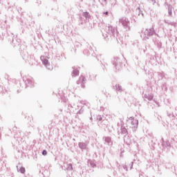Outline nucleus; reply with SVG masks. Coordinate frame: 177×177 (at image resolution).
<instances>
[{
    "label": "nucleus",
    "instance_id": "1",
    "mask_svg": "<svg viewBox=\"0 0 177 177\" xmlns=\"http://www.w3.org/2000/svg\"><path fill=\"white\" fill-rule=\"evenodd\" d=\"M144 34V39H149L150 37H153V35H157L158 37V35L156 33V30L154 28H147L143 32Z\"/></svg>",
    "mask_w": 177,
    "mask_h": 177
},
{
    "label": "nucleus",
    "instance_id": "2",
    "mask_svg": "<svg viewBox=\"0 0 177 177\" xmlns=\"http://www.w3.org/2000/svg\"><path fill=\"white\" fill-rule=\"evenodd\" d=\"M119 23L125 28L126 31L131 30V22L128 18L123 17L119 19Z\"/></svg>",
    "mask_w": 177,
    "mask_h": 177
},
{
    "label": "nucleus",
    "instance_id": "3",
    "mask_svg": "<svg viewBox=\"0 0 177 177\" xmlns=\"http://www.w3.org/2000/svg\"><path fill=\"white\" fill-rule=\"evenodd\" d=\"M128 122L129 124L130 128L133 129V132H136V129H138V125H139V121L135 119V118L131 117L129 118Z\"/></svg>",
    "mask_w": 177,
    "mask_h": 177
},
{
    "label": "nucleus",
    "instance_id": "4",
    "mask_svg": "<svg viewBox=\"0 0 177 177\" xmlns=\"http://www.w3.org/2000/svg\"><path fill=\"white\" fill-rule=\"evenodd\" d=\"M106 32L109 35H112V37H118V30H117V28H113L111 26H109L107 27Z\"/></svg>",
    "mask_w": 177,
    "mask_h": 177
},
{
    "label": "nucleus",
    "instance_id": "5",
    "mask_svg": "<svg viewBox=\"0 0 177 177\" xmlns=\"http://www.w3.org/2000/svg\"><path fill=\"white\" fill-rule=\"evenodd\" d=\"M40 59H41L44 66H45V67H46V68L48 70H53V66H52V65H50V64H49V61L48 60L47 57H41Z\"/></svg>",
    "mask_w": 177,
    "mask_h": 177
},
{
    "label": "nucleus",
    "instance_id": "6",
    "mask_svg": "<svg viewBox=\"0 0 177 177\" xmlns=\"http://www.w3.org/2000/svg\"><path fill=\"white\" fill-rule=\"evenodd\" d=\"M85 82H86V79L84 76H81L77 81V85H81V88H85Z\"/></svg>",
    "mask_w": 177,
    "mask_h": 177
},
{
    "label": "nucleus",
    "instance_id": "7",
    "mask_svg": "<svg viewBox=\"0 0 177 177\" xmlns=\"http://www.w3.org/2000/svg\"><path fill=\"white\" fill-rule=\"evenodd\" d=\"M102 139L104 142V145H107L108 146H113V140H111V137H103Z\"/></svg>",
    "mask_w": 177,
    "mask_h": 177
},
{
    "label": "nucleus",
    "instance_id": "8",
    "mask_svg": "<svg viewBox=\"0 0 177 177\" xmlns=\"http://www.w3.org/2000/svg\"><path fill=\"white\" fill-rule=\"evenodd\" d=\"M124 142L127 145H131V142H132V139L129 134H126L124 136Z\"/></svg>",
    "mask_w": 177,
    "mask_h": 177
},
{
    "label": "nucleus",
    "instance_id": "9",
    "mask_svg": "<svg viewBox=\"0 0 177 177\" xmlns=\"http://www.w3.org/2000/svg\"><path fill=\"white\" fill-rule=\"evenodd\" d=\"M78 146L81 150H86V148L88 147V142H79Z\"/></svg>",
    "mask_w": 177,
    "mask_h": 177
},
{
    "label": "nucleus",
    "instance_id": "10",
    "mask_svg": "<svg viewBox=\"0 0 177 177\" xmlns=\"http://www.w3.org/2000/svg\"><path fill=\"white\" fill-rule=\"evenodd\" d=\"M25 84L26 85H27V86H34V81L32 80V78H28L26 81H25Z\"/></svg>",
    "mask_w": 177,
    "mask_h": 177
},
{
    "label": "nucleus",
    "instance_id": "11",
    "mask_svg": "<svg viewBox=\"0 0 177 177\" xmlns=\"http://www.w3.org/2000/svg\"><path fill=\"white\" fill-rule=\"evenodd\" d=\"M153 41L159 49L161 48V46H162V43H161V41H160V40L157 39L156 38H153Z\"/></svg>",
    "mask_w": 177,
    "mask_h": 177
},
{
    "label": "nucleus",
    "instance_id": "12",
    "mask_svg": "<svg viewBox=\"0 0 177 177\" xmlns=\"http://www.w3.org/2000/svg\"><path fill=\"white\" fill-rule=\"evenodd\" d=\"M120 133L121 135H123V136H125L126 135H128V130L125 127L122 126L120 128Z\"/></svg>",
    "mask_w": 177,
    "mask_h": 177
},
{
    "label": "nucleus",
    "instance_id": "13",
    "mask_svg": "<svg viewBox=\"0 0 177 177\" xmlns=\"http://www.w3.org/2000/svg\"><path fill=\"white\" fill-rule=\"evenodd\" d=\"M64 168L67 169V171H73V165L71 163H64Z\"/></svg>",
    "mask_w": 177,
    "mask_h": 177
},
{
    "label": "nucleus",
    "instance_id": "14",
    "mask_svg": "<svg viewBox=\"0 0 177 177\" xmlns=\"http://www.w3.org/2000/svg\"><path fill=\"white\" fill-rule=\"evenodd\" d=\"M20 42H21V40H20V39H17L16 37L12 39V44L14 46H17V45H20Z\"/></svg>",
    "mask_w": 177,
    "mask_h": 177
},
{
    "label": "nucleus",
    "instance_id": "15",
    "mask_svg": "<svg viewBox=\"0 0 177 177\" xmlns=\"http://www.w3.org/2000/svg\"><path fill=\"white\" fill-rule=\"evenodd\" d=\"M145 100H148L150 102V100H153V95L151 94H145L143 96Z\"/></svg>",
    "mask_w": 177,
    "mask_h": 177
},
{
    "label": "nucleus",
    "instance_id": "16",
    "mask_svg": "<svg viewBox=\"0 0 177 177\" xmlns=\"http://www.w3.org/2000/svg\"><path fill=\"white\" fill-rule=\"evenodd\" d=\"M73 73H72V77H77L78 74H80V71L77 69H75V66L73 67Z\"/></svg>",
    "mask_w": 177,
    "mask_h": 177
},
{
    "label": "nucleus",
    "instance_id": "17",
    "mask_svg": "<svg viewBox=\"0 0 177 177\" xmlns=\"http://www.w3.org/2000/svg\"><path fill=\"white\" fill-rule=\"evenodd\" d=\"M164 21H165V23L166 24H168V26H175L176 24V23L172 22V21H168L167 19H165Z\"/></svg>",
    "mask_w": 177,
    "mask_h": 177
},
{
    "label": "nucleus",
    "instance_id": "18",
    "mask_svg": "<svg viewBox=\"0 0 177 177\" xmlns=\"http://www.w3.org/2000/svg\"><path fill=\"white\" fill-rule=\"evenodd\" d=\"M17 171L21 172V174H24L26 172V169L23 167H20L19 169V166H17Z\"/></svg>",
    "mask_w": 177,
    "mask_h": 177
},
{
    "label": "nucleus",
    "instance_id": "19",
    "mask_svg": "<svg viewBox=\"0 0 177 177\" xmlns=\"http://www.w3.org/2000/svg\"><path fill=\"white\" fill-rule=\"evenodd\" d=\"M168 15L169 16H172V6H168Z\"/></svg>",
    "mask_w": 177,
    "mask_h": 177
},
{
    "label": "nucleus",
    "instance_id": "20",
    "mask_svg": "<svg viewBox=\"0 0 177 177\" xmlns=\"http://www.w3.org/2000/svg\"><path fill=\"white\" fill-rule=\"evenodd\" d=\"M114 88L116 89V91H118L119 92H121V91H122V87H121L120 84H116L114 86Z\"/></svg>",
    "mask_w": 177,
    "mask_h": 177
},
{
    "label": "nucleus",
    "instance_id": "21",
    "mask_svg": "<svg viewBox=\"0 0 177 177\" xmlns=\"http://www.w3.org/2000/svg\"><path fill=\"white\" fill-rule=\"evenodd\" d=\"M82 17H85V19H89V17H90L89 12H83Z\"/></svg>",
    "mask_w": 177,
    "mask_h": 177
},
{
    "label": "nucleus",
    "instance_id": "22",
    "mask_svg": "<svg viewBox=\"0 0 177 177\" xmlns=\"http://www.w3.org/2000/svg\"><path fill=\"white\" fill-rule=\"evenodd\" d=\"M162 145L165 146V147H171V143L169 141H166L162 143Z\"/></svg>",
    "mask_w": 177,
    "mask_h": 177
},
{
    "label": "nucleus",
    "instance_id": "23",
    "mask_svg": "<svg viewBox=\"0 0 177 177\" xmlns=\"http://www.w3.org/2000/svg\"><path fill=\"white\" fill-rule=\"evenodd\" d=\"M158 75L160 77V78H164L165 77V75L164 74V72H158Z\"/></svg>",
    "mask_w": 177,
    "mask_h": 177
},
{
    "label": "nucleus",
    "instance_id": "24",
    "mask_svg": "<svg viewBox=\"0 0 177 177\" xmlns=\"http://www.w3.org/2000/svg\"><path fill=\"white\" fill-rule=\"evenodd\" d=\"M118 62V57L114 58L113 61V66H117V63Z\"/></svg>",
    "mask_w": 177,
    "mask_h": 177
},
{
    "label": "nucleus",
    "instance_id": "25",
    "mask_svg": "<svg viewBox=\"0 0 177 177\" xmlns=\"http://www.w3.org/2000/svg\"><path fill=\"white\" fill-rule=\"evenodd\" d=\"M97 120L98 121H102L103 120V118L102 117V115H97Z\"/></svg>",
    "mask_w": 177,
    "mask_h": 177
},
{
    "label": "nucleus",
    "instance_id": "26",
    "mask_svg": "<svg viewBox=\"0 0 177 177\" xmlns=\"http://www.w3.org/2000/svg\"><path fill=\"white\" fill-rule=\"evenodd\" d=\"M90 165L92 168H95V167H96V165L92 161L90 162Z\"/></svg>",
    "mask_w": 177,
    "mask_h": 177
},
{
    "label": "nucleus",
    "instance_id": "27",
    "mask_svg": "<svg viewBox=\"0 0 177 177\" xmlns=\"http://www.w3.org/2000/svg\"><path fill=\"white\" fill-rule=\"evenodd\" d=\"M102 35H103L104 39H106V41H107V39L109 38V35H107V34H104V33H103Z\"/></svg>",
    "mask_w": 177,
    "mask_h": 177
},
{
    "label": "nucleus",
    "instance_id": "28",
    "mask_svg": "<svg viewBox=\"0 0 177 177\" xmlns=\"http://www.w3.org/2000/svg\"><path fill=\"white\" fill-rule=\"evenodd\" d=\"M138 12H139V14H138V16H141L143 17V12L142 11H140V8H138Z\"/></svg>",
    "mask_w": 177,
    "mask_h": 177
},
{
    "label": "nucleus",
    "instance_id": "29",
    "mask_svg": "<svg viewBox=\"0 0 177 177\" xmlns=\"http://www.w3.org/2000/svg\"><path fill=\"white\" fill-rule=\"evenodd\" d=\"M150 3H152V5H154V3H156V0H148Z\"/></svg>",
    "mask_w": 177,
    "mask_h": 177
},
{
    "label": "nucleus",
    "instance_id": "30",
    "mask_svg": "<svg viewBox=\"0 0 177 177\" xmlns=\"http://www.w3.org/2000/svg\"><path fill=\"white\" fill-rule=\"evenodd\" d=\"M42 154L43 156H46V154H48V151H46V150H43Z\"/></svg>",
    "mask_w": 177,
    "mask_h": 177
},
{
    "label": "nucleus",
    "instance_id": "31",
    "mask_svg": "<svg viewBox=\"0 0 177 177\" xmlns=\"http://www.w3.org/2000/svg\"><path fill=\"white\" fill-rule=\"evenodd\" d=\"M84 113V110L80 109L78 112L77 114H82Z\"/></svg>",
    "mask_w": 177,
    "mask_h": 177
},
{
    "label": "nucleus",
    "instance_id": "32",
    "mask_svg": "<svg viewBox=\"0 0 177 177\" xmlns=\"http://www.w3.org/2000/svg\"><path fill=\"white\" fill-rule=\"evenodd\" d=\"M123 169H124L125 171H128V167L127 166V165H123Z\"/></svg>",
    "mask_w": 177,
    "mask_h": 177
},
{
    "label": "nucleus",
    "instance_id": "33",
    "mask_svg": "<svg viewBox=\"0 0 177 177\" xmlns=\"http://www.w3.org/2000/svg\"><path fill=\"white\" fill-rule=\"evenodd\" d=\"M130 165V169H132L133 167V162H131Z\"/></svg>",
    "mask_w": 177,
    "mask_h": 177
},
{
    "label": "nucleus",
    "instance_id": "34",
    "mask_svg": "<svg viewBox=\"0 0 177 177\" xmlns=\"http://www.w3.org/2000/svg\"><path fill=\"white\" fill-rule=\"evenodd\" d=\"M104 95L106 96V97H109V95H110L109 93L105 92Z\"/></svg>",
    "mask_w": 177,
    "mask_h": 177
},
{
    "label": "nucleus",
    "instance_id": "35",
    "mask_svg": "<svg viewBox=\"0 0 177 177\" xmlns=\"http://www.w3.org/2000/svg\"><path fill=\"white\" fill-rule=\"evenodd\" d=\"M117 164H118V168L120 169V168H121V165L118 164V162H117Z\"/></svg>",
    "mask_w": 177,
    "mask_h": 177
},
{
    "label": "nucleus",
    "instance_id": "36",
    "mask_svg": "<svg viewBox=\"0 0 177 177\" xmlns=\"http://www.w3.org/2000/svg\"><path fill=\"white\" fill-rule=\"evenodd\" d=\"M80 20L81 21H82V19H84V18H82V17H80Z\"/></svg>",
    "mask_w": 177,
    "mask_h": 177
},
{
    "label": "nucleus",
    "instance_id": "37",
    "mask_svg": "<svg viewBox=\"0 0 177 177\" xmlns=\"http://www.w3.org/2000/svg\"><path fill=\"white\" fill-rule=\"evenodd\" d=\"M104 15H109V12H104Z\"/></svg>",
    "mask_w": 177,
    "mask_h": 177
},
{
    "label": "nucleus",
    "instance_id": "38",
    "mask_svg": "<svg viewBox=\"0 0 177 177\" xmlns=\"http://www.w3.org/2000/svg\"><path fill=\"white\" fill-rule=\"evenodd\" d=\"M104 1V2H107V0H103Z\"/></svg>",
    "mask_w": 177,
    "mask_h": 177
},
{
    "label": "nucleus",
    "instance_id": "39",
    "mask_svg": "<svg viewBox=\"0 0 177 177\" xmlns=\"http://www.w3.org/2000/svg\"><path fill=\"white\" fill-rule=\"evenodd\" d=\"M81 24H84V22H83V21H81Z\"/></svg>",
    "mask_w": 177,
    "mask_h": 177
},
{
    "label": "nucleus",
    "instance_id": "40",
    "mask_svg": "<svg viewBox=\"0 0 177 177\" xmlns=\"http://www.w3.org/2000/svg\"><path fill=\"white\" fill-rule=\"evenodd\" d=\"M175 110H177V106L175 107Z\"/></svg>",
    "mask_w": 177,
    "mask_h": 177
},
{
    "label": "nucleus",
    "instance_id": "41",
    "mask_svg": "<svg viewBox=\"0 0 177 177\" xmlns=\"http://www.w3.org/2000/svg\"><path fill=\"white\" fill-rule=\"evenodd\" d=\"M1 133H0V139H1Z\"/></svg>",
    "mask_w": 177,
    "mask_h": 177
},
{
    "label": "nucleus",
    "instance_id": "42",
    "mask_svg": "<svg viewBox=\"0 0 177 177\" xmlns=\"http://www.w3.org/2000/svg\"><path fill=\"white\" fill-rule=\"evenodd\" d=\"M90 120H92V117L90 118Z\"/></svg>",
    "mask_w": 177,
    "mask_h": 177
}]
</instances>
